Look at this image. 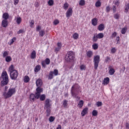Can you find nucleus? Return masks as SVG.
Masks as SVG:
<instances>
[{
	"instance_id": "obj_63",
	"label": "nucleus",
	"mask_w": 129,
	"mask_h": 129,
	"mask_svg": "<svg viewBox=\"0 0 129 129\" xmlns=\"http://www.w3.org/2000/svg\"><path fill=\"white\" fill-rule=\"evenodd\" d=\"M56 129H62V126L61 125H58Z\"/></svg>"
},
{
	"instance_id": "obj_41",
	"label": "nucleus",
	"mask_w": 129,
	"mask_h": 129,
	"mask_svg": "<svg viewBox=\"0 0 129 129\" xmlns=\"http://www.w3.org/2000/svg\"><path fill=\"white\" fill-rule=\"evenodd\" d=\"M117 35V33L116 32H113L111 36V38L112 39H113V38H115L116 37V36Z\"/></svg>"
},
{
	"instance_id": "obj_55",
	"label": "nucleus",
	"mask_w": 129,
	"mask_h": 129,
	"mask_svg": "<svg viewBox=\"0 0 129 129\" xmlns=\"http://www.w3.org/2000/svg\"><path fill=\"white\" fill-rule=\"evenodd\" d=\"M23 33H25L24 30L20 29L19 31H18L17 34H22Z\"/></svg>"
},
{
	"instance_id": "obj_27",
	"label": "nucleus",
	"mask_w": 129,
	"mask_h": 129,
	"mask_svg": "<svg viewBox=\"0 0 129 129\" xmlns=\"http://www.w3.org/2000/svg\"><path fill=\"white\" fill-rule=\"evenodd\" d=\"M62 105H63V107H64V108H67V105H68V100H64Z\"/></svg>"
},
{
	"instance_id": "obj_33",
	"label": "nucleus",
	"mask_w": 129,
	"mask_h": 129,
	"mask_svg": "<svg viewBox=\"0 0 129 129\" xmlns=\"http://www.w3.org/2000/svg\"><path fill=\"white\" fill-rule=\"evenodd\" d=\"M115 72V71H114V69H110L109 70V74L110 75H113V74H114Z\"/></svg>"
},
{
	"instance_id": "obj_11",
	"label": "nucleus",
	"mask_w": 129,
	"mask_h": 129,
	"mask_svg": "<svg viewBox=\"0 0 129 129\" xmlns=\"http://www.w3.org/2000/svg\"><path fill=\"white\" fill-rule=\"evenodd\" d=\"M50 62H51V61L49 58H46L45 60L41 62L42 67L43 68H46V65H49V64H50Z\"/></svg>"
},
{
	"instance_id": "obj_15",
	"label": "nucleus",
	"mask_w": 129,
	"mask_h": 129,
	"mask_svg": "<svg viewBox=\"0 0 129 129\" xmlns=\"http://www.w3.org/2000/svg\"><path fill=\"white\" fill-rule=\"evenodd\" d=\"M87 112H88V108L86 107L83 109L81 112L82 116H85L86 114H87Z\"/></svg>"
},
{
	"instance_id": "obj_64",
	"label": "nucleus",
	"mask_w": 129,
	"mask_h": 129,
	"mask_svg": "<svg viewBox=\"0 0 129 129\" xmlns=\"http://www.w3.org/2000/svg\"><path fill=\"white\" fill-rule=\"evenodd\" d=\"M126 128L127 129H129V123H126Z\"/></svg>"
},
{
	"instance_id": "obj_34",
	"label": "nucleus",
	"mask_w": 129,
	"mask_h": 129,
	"mask_svg": "<svg viewBox=\"0 0 129 129\" xmlns=\"http://www.w3.org/2000/svg\"><path fill=\"white\" fill-rule=\"evenodd\" d=\"M24 82H25V83H28V82L30 81V78H29V76H25L24 79Z\"/></svg>"
},
{
	"instance_id": "obj_3",
	"label": "nucleus",
	"mask_w": 129,
	"mask_h": 129,
	"mask_svg": "<svg viewBox=\"0 0 129 129\" xmlns=\"http://www.w3.org/2000/svg\"><path fill=\"white\" fill-rule=\"evenodd\" d=\"M1 78L3 80L1 81V86H5L8 85L9 83V76L6 71H4L1 75Z\"/></svg>"
},
{
	"instance_id": "obj_18",
	"label": "nucleus",
	"mask_w": 129,
	"mask_h": 129,
	"mask_svg": "<svg viewBox=\"0 0 129 129\" xmlns=\"http://www.w3.org/2000/svg\"><path fill=\"white\" fill-rule=\"evenodd\" d=\"M109 83V78L107 77L105 78L103 81L102 84L107 85Z\"/></svg>"
},
{
	"instance_id": "obj_19",
	"label": "nucleus",
	"mask_w": 129,
	"mask_h": 129,
	"mask_svg": "<svg viewBox=\"0 0 129 129\" xmlns=\"http://www.w3.org/2000/svg\"><path fill=\"white\" fill-rule=\"evenodd\" d=\"M39 99L40 101H44L46 99V95L45 94L40 95Z\"/></svg>"
},
{
	"instance_id": "obj_17",
	"label": "nucleus",
	"mask_w": 129,
	"mask_h": 129,
	"mask_svg": "<svg viewBox=\"0 0 129 129\" xmlns=\"http://www.w3.org/2000/svg\"><path fill=\"white\" fill-rule=\"evenodd\" d=\"M8 24L9 23L8 22V20H3L2 21V27H3V28H7Z\"/></svg>"
},
{
	"instance_id": "obj_42",
	"label": "nucleus",
	"mask_w": 129,
	"mask_h": 129,
	"mask_svg": "<svg viewBox=\"0 0 129 129\" xmlns=\"http://www.w3.org/2000/svg\"><path fill=\"white\" fill-rule=\"evenodd\" d=\"M80 69H81V70L82 71H84V70H86V67L85 66L82 64V65H81V66H80Z\"/></svg>"
},
{
	"instance_id": "obj_4",
	"label": "nucleus",
	"mask_w": 129,
	"mask_h": 129,
	"mask_svg": "<svg viewBox=\"0 0 129 129\" xmlns=\"http://www.w3.org/2000/svg\"><path fill=\"white\" fill-rule=\"evenodd\" d=\"M16 93V89L15 88H10L8 90L7 92H4L3 96H4L5 98L7 99V98H10V97H12L13 94H15Z\"/></svg>"
},
{
	"instance_id": "obj_29",
	"label": "nucleus",
	"mask_w": 129,
	"mask_h": 129,
	"mask_svg": "<svg viewBox=\"0 0 129 129\" xmlns=\"http://www.w3.org/2000/svg\"><path fill=\"white\" fill-rule=\"evenodd\" d=\"M92 54H93V53L92 52V51H88L87 52V57H88L89 58H91V57H92Z\"/></svg>"
},
{
	"instance_id": "obj_13",
	"label": "nucleus",
	"mask_w": 129,
	"mask_h": 129,
	"mask_svg": "<svg viewBox=\"0 0 129 129\" xmlns=\"http://www.w3.org/2000/svg\"><path fill=\"white\" fill-rule=\"evenodd\" d=\"M36 86L37 87H41L42 86V84H43V82H42V80L40 79H38L36 81Z\"/></svg>"
},
{
	"instance_id": "obj_30",
	"label": "nucleus",
	"mask_w": 129,
	"mask_h": 129,
	"mask_svg": "<svg viewBox=\"0 0 129 129\" xmlns=\"http://www.w3.org/2000/svg\"><path fill=\"white\" fill-rule=\"evenodd\" d=\"M92 48L94 50H97L98 49V44L94 43L92 45Z\"/></svg>"
},
{
	"instance_id": "obj_21",
	"label": "nucleus",
	"mask_w": 129,
	"mask_h": 129,
	"mask_svg": "<svg viewBox=\"0 0 129 129\" xmlns=\"http://www.w3.org/2000/svg\"><path fill=\"white\" fill-rule=\"evenodd\" d=\"M53 71H50L49 72V74L48 76V79L49 80H52V79H53Z\"/></svg>"
},
{
	"instance_id": "obj_7",
	"label": "nucleus",
	"mask_w": 129,
	"mask_h": 129,
	"mask_svg": "<svg viewBox=\"0 0 129 129\" xmlns=\"http://www.w3.org/2000/svg\"><path fill=\"white\" fill-rule=\"evenodd\" d=\"M104 37V34L102 33H98V34H94L93 37V42H97V40L98 39H102Z\"/></svg>"
},
{
	"instance_id": "obj_51",
	"label": "nucleus",
	"mask_w": 129,
	"mask_h": 129,
	"mask_svg": "<svg viewBox=\"0 0 129 129\" xmlns=\"http://www.w3.org/2000/svg\"><path fill=\"white\" fill-rule=\"evenodd\" d=\"M116 52V49H115V47H113L111 49V53H112L113 54H114Z\"/></svg>"
},
{
	"instance_id": "obj_28",
	"label": "nucleus",
	"mask_w": 129,
	"mask_h": 129,
	"mask_svg": "<svg viewBox=\"0 0 129 129\" xmlns=\"http://www.w3.org/2000/svg\"><path fill=\"white\" fill-rule=\"evenodd\" d=\"M125 13H127L129 10V3L125 4L124 7Z\"/></svg>"
},
{
	"instance_id": "obj_46",
	"label": "nucleus",
	"mask_w": 129,
	"mask_h": 129,
	"mask_svg": "<svg viewBox=\"0 0 129 129\" xmlns=\"http://www.w3.org/2000/svg\"><path fill=\"white\" fill-rule=\"evenodd\" d=\"M9 56V52L7 51H5L3 53V57L5 58V57H8Z\"/></svg>"
},
{
	"instance_id": "obj_12",
	"label": "nucleus",
	"mask_w": 129,
	"mask_h": 129,
	"mask_svg": "<svg viewBox=\"0 0 129 129\" xmlns=\"http://www.w3.org/2000/svg\"><path fill=\"white\" fill-rule=\"evenodd\" d=\"M73 13V10H72V8H69L66 13L67 18H70V17L72 16Z\"/></svg>"
},
{
	"instance_id": "obj_25",
	"label": "nucleus",
	"mask_w": 129,
	"mask_h": 129,
	"mask_svg": "<svg viewBox=\"0 0 129 129\" xmlns=\"http://www.w3.org/2000/svg\"><path fill=\"white\" fill-rule=\"evenodd\" d=\"M40 70H41V66L40 65L36 66L34 68L35 72H36V73L39 72Z\"/></svg>"
},
{
	"instance_id": "obj_62",
	"label": "nucleus",
	"mask_w": 129,
	"mask_h": 129,
	"mask_svg": "<svg viewBox=\"0 0 129 129\" xmlns=\"http://www.w3.org/2000/svg\"><path fill=\"white\" fill-rule=\"evenodd\" d=\"M113 11L114 13H115V12H116V7H115V6H113Z\"/></svg>"
},
{
	"instance_id": "obj_16",
	"label": "nucleus",
	"mask_w": 129,
	"mask_h": 129,
	"mask_svg": "<svg viewBox=\"0 0 129 129\" xmlns=\"http://www.w3.org/2000/svg\"><path fill=\"white\" fill-rule=\"evenodd\" d=\"M57 47L55 48V52H59L60 50H61V48H62V44L61 43L58 42L57 44Z\"/></svg>"
},
{
	"instance_id": "obj_44",
	"label": "nucleus",
	"mask_w": 129,
	"mask_h": 129,
	"mask_svg": "<svg viewBox=\"0 0 129 129\" xmlns=\"http://www.w3.org/2000/svg\"><path fill=\"white\" fill-rule=\"evenodd\" d=\"M68 7H69V4H68V3H64V4L63 5L64 10H68Z\"/></svg>"
},
{
	"instance_id": "obj_10",
	"label": "nucleus",
	"mask_w": 129,
	"mask_h": 129,
	"mask_svg": "<svg viewBox=\"0 0 129 129\" xmlns=\"http://www.w3.org/2000/svg\"><path fill=\"white\" fill-rule=\"evenodd\" d=\"M36 92L35 93L36 95V97L40 98V95H41V93L43 92V88H41V87H38L36 89Z\"/></svg>"
},
{
	"instance_id": "obj_2",
	"label": "nucleus",
	"mask_w": 129,
	"mask_h": 129,
	"mask_svg": "<svg viewBox=\"0 0 129 129\" xmlns=\"http://www.w3.org/2000/svg\"><path fill=\"white\" fill-rule=\"evenodd\" d=\"M9 71L10 73V78L12 80H17V78L19 76V73L17 70L14 69V65L12 64L9 67Z\"/></svg>"
},
{
	"instance_id": "obj_52",
	"label": "nucleus",
	"mask_w": 129,
	"mask_h": 129,
	"mask_svg": "<svg viewBox=\"0 0 129 129\" xmlns=\"http://www.w3.org/2000/svg\"><path fill=\"white\" fill-rule=\"evenodd\" d=\"M114 19H116V20H118L119 19V14H116L114 15Z\"/></svg>"
},
{
	"instance_id": "obj_48",
	"label": "nucleus",
	"mask_w": 129,
	"mask_h": 129,
	"mask_svg": "<svg viewBox=\"0 0 129 129\" xmlns=\"http://www.w3.org/2000/svg\"><path fill=\"white\" fill-rule=\"evenodd\" d=\"M96 104L97 107H99L100 106H101V105H102V102L100 101H98L96 102Z\"/></svg>"
},
{
	"instance_id": "obj_60",
	"label": "nucleus",
	"mask_w": 129,
	"mask_h": 129,
	"mask_svg": "<svg viewBox=\"0 0 129 129\" xmlns=\"http://www.w3.org/2000/svg\"><path fill=\"white\" fill-rule=\"evenodd\" d=\"M40 30H41V26H38L36 27V31L40 32Z\"/></svg>"
},
{
	"instance_id": "obj_45",
	"label": "nucleus",
	"mask_w": 129,
	"mask_h": 129,
	"mask_svg": "<svg viewBox=\"0 0 129 129\" xmlns=\"http://www.w3.org/2000/svg\"><path fill=\"white\" fill-rule=\"evenodd\" d=\"M54 120H55V117L51 116L49 118V121H50V122H53Z\"/></svg>"
},
{
	"instance_id": "obj_14",
	"label": "nucleus",
	"mask_w": 129,
	"mask_h": 129,
	"mask_svg": "<svg viewBox=\"0 0 129 129\" xmlns=\"http://www.w3.org/2000/svg\"><path fill=\"white\" fill-rule=\"evenodd\" d=\"M36 57H37V52H36V50H33L31 53L30 58L31 59H36Z\"/></svg>"
},
{
	"instance_id": "obj_50",
	"label": "nucleus",
	"mask_w": 129,
	"mask_h": 129,
	"mask_svg": "<svg viewBox=\"0 0 129 129\" xmlns=\"http://www.w3.org/2000/svg\"><path fill=\"white\" fill-rule=\"evenodd\" d=\"M16 37H13L11 40V42H10V45H12V44H14V42H15V41H16Z\"/></svg>"
},
{
	"instance_id": "obj_47",
	"label": "nucleus",
	"mask_w": 129,
	"mask_h": 129,
	"mask_svg": "<svg viewBox=\"0 0 129 129\" xmlns=\"http://www.w3.org/2000/svg\"><path fill=\"white\" fill-rule=\"evenodd\" d=\"M58 70H57V69L54 70V71H53V74L55 76H57V75H58Z\"/></svg>"
},
{
	"instance_id": "obj_61",
	"label": "nucleus",
	"mask_w": 129,
	"mask_h": 129,
	"mask_svg": "<svg viewBox=\"0 0 129 129\" xmlns=\"http://www.w3.org/2000/svg\"><path fill=\"white\" fill-rule=\"evenodd\" d=\"M14 5L16 6L19 4V0H14Z\"/></svg>"
},
{
	"instance_id": "obj_38",
	"label": "nucleus",
	"mask_w": 129,
	"mask_h": 129,
	"mask_svg": "<svg viewBox=\"0 0 129 129\" xmlns=\"http://www.w3.org/2000/svg\"><path fill=\"white\" fill-rule=\"evenodd\" d=\"M95 6L97 8H99V7L101 6V2L99 1H98L95 4Z\"/></svg>"
},
{
	"instance_id": "obj_57",
	"label": "nucleus",
	"mask_w": 129,
	"mask_h": 129,
	"mask_svg": "<svg viewBox=\"0 0 129 129\" xmlns=\"http://www.w3.org/2000/svg\"><path fill=\"white\" fill-rule=\"evenodd\" d=\"M35 8H38L39 7V2H36L34 4Z\"/></svg>"
},
{
	"instance_id": "obj_32",
	"label": "nucleus",
	"mask_w": 129,
	"mask_h": 129,
	"mask_svg": "<svg viewBox=\"0 0 129 129\" xmlns=\"http://www.w3.org/2000/svg\"><path fill=\"white\" fill-rule=\"evenodd\" d=\"M127 30V29L126 28V27H124V28H123L121 31V33L122 35H124L125 34V33H126V30Z\"/></svg>"
},
{
	"instance_id": "obj_49",
	"label": "nucleus",
	"mask_w": 129,
	"mask_h": 129,
	"mask_svg": "<svg viewBox=\"0 0 129 129\" xmlns=\"http://www.w3.org/2000/svg\"><path fill=\"white\" fill-rule=\"evenodd\" d=\"M34 24H35V21L34 20H32L31 22H30V26L31 28H33V26H34Z\"/></svg>"
},
{
	"instance_id": "obj_31",
	"label": "nucleus",
	"mask_w": 129,
	"mask_h": 129,
	"mask_svg": "<svg viewBox=\"0 0 129 129\" xmlns=\"http://www.w3.org/2000/svg\"><path fill=\"white\" fill-rule=\"evenodd\" d=\"M79 37V34L77 33H75L73 35V38H74V40H77Z\"/></svg>"
},
{
	"instance_id": "obj_37",
	"label": "nucleus",
	"mask_w": 129,
	"mask_h": 129,
	"mask_svg": "<svg viewBox=\"0 0 129 129\" xmlns=\"http://www.w3.org/2000/svg\"><path fill=\"white\" fill-rule=\"evenodd\" d=\"M39 35L40 37H44V35H45V31L44 30L39 31Z\"/></svg>"
},
{
	"instance_id": "obj_9",
	"label": "nucleus",
	"mask_w": 129,
	"mask_h": 129,
	"mask_svg": "<svg viewBox=\"0 0 129 129\" xmlns=\"http://www.w3.org/2000/svg\"><path fill=\"white\" fill-rule=\"evenodd\" d=\"M39 97H37V95L35 93L34 94H31L29 96V100L31 102H34L36 99H39Z\"/></svg>"
},
{
	"instance_id": "obj_58",
	"label": "nucleus",
	"mask_w": 129,
	"mask_h": 129,
	"mask_svg": "<svg viewBox=\"0 0 129 129\" xmlns=\"http://www.w3.org/2000/svg\"><path fill=\"white\" fill-rule=\"evenodd\" d=\"M109 60H110V57L107 56L106 57L105 61V62H108V61H109Z\"/></svg>"
},
{
	"instance_id": "obj_1",
	"label": "nucleus",
	"mask_w": 129,
	"mask_h": 129,
	"mask_svg": "<svg viewBox=\"0 0 129 129\" xmlns=\"http://www.w3.org/2000/svg\"><path fill=\"white\" fill-rule=\"evenodd\" d=\"M79 90H80V86L77 84L74 85L71 88V93L72 96L74 98H76L77 101H79L80 100V97L77 96L79 94Z\"/></svg>"
},
{
	"instance_id": "obj_59",
	"label": "nucleus",
	"mask_w": 129,
	"mask_h": 129,
	"mask_svg": "<svg viewBox=\"0 0 129 129\" xmlns=\"http://www.w3.org/2000/svg\"><path fill=\"white\" fill-rule=\"evenodd\" d=\"M8 89H9V87L5 86V89L4 90V92H7V91H8Z\"/></svg>"
},
{
	"instance_id": "obj_53",
	"label": "nucleus",
	"mask_w": 129,
	"mask_h": 129,
	"mask_svg": "<svg viewBox=\"0 0 129 129\" xmlns=\"http://www.w3.org/2000/svg\"><path fill=\"white\" fill-rule=\"evenodd\" d=\"M116 44L118 45V44L120 43V41H119V36H117L116 38Z\"/></svg>"
},
{
	"instance_id": "obj_23",
	"label": "nucleus",
	"mask_w": 129,
	"mask_h": 129,
	"mask_svg": "<svg viewBox=\"0 0 129 129\" xmlns=\"http://www.w3.org/2000/svg\"><path fill=\"white\" fill-rule=\"evenodd\" d=\"M9 13H5L3 14V18L4 19V20H6V21H8V19H9Z\"/></svg>"
},
{
	"instance_id": "obj_43",
	"label": "nucleus",
	"mask_w": 129,
	"mask_h": 129,
	"mask_svg": "<svg viewBox=\"0 0 129 129\" xmlns=\"http://www.w3.org/2000/svg\"><path fill=\"white\" fill-rule=\"evenodd\" d=\"M80 6H83L85 5V1L84 0H80L79 3Z\"/></svg>"
},
{
	"instance_id": "obj_24",
	"label": "nucleus",
	"mask_w": 129,
	"mask_h": 129,
	"mask_svg": "<svg viewBox=\"0 0 129 129\" xmlns=\"http://www.w3.org/2000/svg\"><path fill=\"white\" fill-rule=\"evenodd\" d=\"M83 104H84V102L83 100H81L79 102L78 106L79 107V108H82V107L83 106Z\"/></svg>"
},
{
	"instance_id": "obj_54",
	"label": "nucleus",
	"mask_w": 129,
	"mask_h": 129,
	"mask_svg": "<svg viewBox=\"0 0 129 129\" xmlns=\"http://www.w3.org/2000/svg\"><path fill=\"white\" fill-rule=\"evenodd\" d=\"M59 24V20H55L53 21V25H55V26L58 25Z\"/></svg>"
},
{
	"instance_id": "obj_22",
	"label": "nucleus",
	"mask_w": 129,
	"mask_h": 129,
	"mask_svg": "<svg viewBox=\"0 0 129 129\" xmlns=\"http://www.w3.org/2000/svg\"><path fill=\"white\" fill-rule=\"evenodd\" d=\"M92 25H93V26H97V19L93 18L92 20Z\"/></svg>"
},
{
	"instance_id": "obj_5",
	"label": "nucleus",
	"mask_w": 129,
	"mask_h": 129,
	"mask_svg": "<svg viewBox=\"0 0 129 129\" xmlns=\"http://www.w3.org/2000/svg\"><path fill=\"white\" fill-rule=\"evenodd\" d=\"M74 58H75V54H74V52L73 51H69L66 55V60L67 62H71L72 60L74 59Z\"/></svg>"
},
{
	"instance_id": "obj_8",
	"label": "nucleus",
	"mask_w": 129,
	"mask_h": 129,
	"mask_svg": "<svg viewBox=\"0 0 129 129\" xmlns=\"http://www.w3.org/2000/svg\"><path fill=\"white\" fill-rule=\"evenodd\" d=\"M50 102H51L50 99H46L45 101L44 108H51L52 104Z\"/></svg>"
},
{
	"instance_id": "obj_6",
	"label": "nucleus",
	"mask_w": 129,
	"mask_h": 129,
	"mask_svg": "<svg viewBox=\"0 0 129 129\" xmlns=\"http://www.w3.org/2000/svg\"><path fill=\"white\" fill-rule=\"evenodd\" d=\"M100 61V56L97 55L94 56V69L95 70H97V68H98V64H99V62Z\"/></svg>"
},
{
	"instance_id": "obj_26",
	"label": "nucleus",
	"mask_w": 129,
	"mask_h": 129,
	"mask_svg": "<svg viewBox=\"0 0 129 129\" xmlns=\"http://www.w3.org/2000/svg\"><path fill=\"white\" fill-rule=\"evenodd\" d=\"M99 31H103L104 30V25L101 24L98 26Z\"/></svg>"
},
{
	"instance_id": "obj_56",
	"label": "nucleus",
	"mask_w": 129,
	"mask_h": 129,
	"mask_svg": "<svg viewBox=\"0 0 129 129\" xmlns=\"http://www.w3.org/2000/svg\"><path fill=\"white\" fill-rule=\"evenodd\" d=\"M106 11L107 13H109V12H110V8L109 7V6H107L106 8Z\"/></svg>"
},
{
	"instance_id": "obj_36",
	"label": "nucleus",
	"mask_w": 129,
	"mask_h": 129,
	"mask_svg": "<svg viewBox=\"0 0 129 129\" xmlns=\"http://www.w3.org/2000/svg\"><path fill=\"white\" fill-rule=\"evenodd\" d=\"M92 114L93 116H97V114H98V112L96 110H93L92 112Z\"/></svg>"
},
{
	"instance_id": "obj_20",
	"label": "nucleus",
	"mask_w": 129,
	"mask_h": 129,
	"mask_svg": "<svg viewBox=\"0 0 129 129\" xmlns=\"http://www.w3.org/2000/svg\"><path fill=\"white\" fill-rule=\"evenodd\" d=\"M46 110V116H49L51 114V108H44Z\"/></svg>"
},
{
	"instance_id": "obj_35",
	"label": "nucleus",
	"mask_w": 129,
	"mask_h": 129,
	"mask_svg": "<svg viewBox=\"0 0 129 129\" xmlns=\"http://www.w3.org/2000/svg\"><path fill=\"white\" fill-rule=\"evenodd\" d=\"M5 60L6 62H11V61H12V57H11V56H7L6 57Z\"/></svg>"
},
{
	"instance_id": "obj_39",
	"label": "nucleus",
	"mask_w": 129,
	"mask_h": 129,
	"mask_svg": "<svg viewBox=\"0 0 129 129\" xmlns=\"http://www.w3.org/2000/svg\"><path fill=\"white\" fill-rule=\"evenodd\" d=\"M48 5L50 7L53 6V5H54V0H49L48 2Z\"/></svg>"
},
{
	"instance_id": "obj_40",
	"label": "nucleus",
	"mask_w": 129,
	"mask_h": 129,
	"mask_svg": "<svg viewBox=\"0 0 129 129\" xmlns=\"http://www.w3.org/2000/svg\"><path fill=\"white\" fill-rule=\"evenodd\" d=\"M21 22H22V18L21 17H18L17 18L16 22L18 25L21 24Z\"/></svg>"
}]
</instances>
